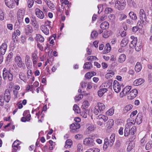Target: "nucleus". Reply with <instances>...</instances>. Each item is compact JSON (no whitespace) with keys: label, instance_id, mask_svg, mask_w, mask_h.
I'll return each mask as SVG.
<instances>
[{"label":"nucleus","instance_id":"11","mask_svg":"<svg viewBox=\"0 0 152 152\" xmlns=\"http://www.w3.org/2000/svg\"><path fill=\"white\" fill-rule=\"evenodd\" d=\"M6 102H8L10 99V94L9 89H7L5 91L4 97Z\"/></svg>","mask_w":152,"mask_h":152},{"label":"nucleus","instance_id":"57","mask_svg":"<svg viewBox=\"0 0 152 152\" xmlns=\"http://www.w3.org/2000/svg\"><path fill=\"white\" fill-rule=\"evenodd\" d=\"M107 114L108 115H112L114 114V110L111 108L109 109L107 112Z\"/></svg>","mask_w":152,"mask_h":152},{"label":"nucleus","instance_id":"55","mask_svg":"<svg viewBox=\"0 0 152 152\" xmlns=\"http://www.w3.org/2000/svg\"><path fill=\"white\" fill-rule=\"evenodd\" d=\"M127 17V16L125 14H121L118 18V20L121 21L126 19Z\"/></svg>","mask_w":152,"mask_h":152},{"label":"nucleus","instance_id":"7","mask_svg":"<svg viewBox=\"0 0 152 152\" xmlns=\"http://www.w3.org/2000/svg\"><path fill=\"white\" fill-rule=\"evenodd\" d=\"M113 88L116 93L120 92L121 89V86L117 80H114L113 84Z\"/></svg>","mask_w":152,"mask_h":152},{"label":"nucleus","instance_id":"1","mask_svg":"<svg viewBox=\"0 0 152 152\" xmlns=\"http://www.w3.org/2000/svg\"><path fill=\"white\" fill-rule=\"evenodd\" d=\"M105 108V106L103 103H98L94 107V113L96 115L102 113L104 112Z\"/></svg>","mask_w":152,"mask_h":152},{"label":"nucleus","instance_id":"64","mask_svg":"<svg viewBox=\"0 0 152 152\" xmlns=\"http://www.w3.org/2000/svg\"><path fill=\"white\" fill-rule=\"evenodd\" d=\"M112 11V9L110 8H106L105 10V12L106 14H109L111 13Z\"/></svg>","mask_w":152,"mask_h":152},{"label":"nucleus","instance_id":"34","mask_svg":"<svg viewBox=\"0 0 152 152\" xmlns=\"http://www.w3.org/2000/svg\"><path fill=\"white\" fill-rule=\"evenodd\" d=\"M128 42V40L127 38H124L123 39L121 43V47H125L127 45Z\"/></svg>","mask_w":152,"mask_h":152},{"label":"nucleus","instance_id":"32","mask_svg":"<svg viewBox=\"0 0 152 152\" xmlns=\"http://www.w3.org/2000/svg\"><path fill=\"white\" fill-rule=\"evenodd\" d=\"M115 134H112L110 137L109 141L110 142V146H111L113 145L115 140Z\"/></svg>","mask_w":152,"mask_h":152},{"label":"nucleus","instance_id":"35","mask_svg":"<svg viewBox=\"0 0 152 152\" xmlns=\"http://www.w3.org/2000/svg\"><path fill=\"white\" fill-rule=\"evenodd\" d=\"M142 67L140 63L137 62L135 67V69L136 72H139L141 69Z\"/></svg>","mask_w":152,"mask_h":152},{"label":"nucleus","instance_id":"33","mask_svg":"<svg viewBox=\"0 0 152 152\" xmlns=\"http://www.w3.org/2000/svg\"><path fill=\"white\" fill-rule=\"evenodd\" d=\"M132 107L133 106L131 104H128L126 105L124 109L123 112L124 113H126L128 111L132 109Z\"/></svg>","mask_w":152,"mask_h":152},{"label":"nucleus","instance_id":"46","mask_svg":"<svg viewBox=\"0 0 152 152\" xmlns=\"http://www.w3.org/2000/svg\"><path fill=\"white\" fill-rule=\"evenodd\" d=\"M12 54L13 53H12L11 52L8 55L6 60V62L7 63H8L10 61V59L12 58Z\"/></svg>","mask_w":152,"mask_h":152},{"label":"nucleus","instance_id":"8","mask_svg":"<svg viewBox=\"0 0 152 152\" xmlns=\"http://www.w3.org/2000/svg\"><path fill=\"white\" fill-rule=\"evenodd\" d=\"M126 2L125 1L122 0L120 1H115V4L117 6L118 9L119 10H123L125 6Z\"/></svg>","mask_w":152,"mask_h":152},{"label":"nucleus","instance_id":"43","mask_svg":"<svg viewBox=\"0 0 152 152\" xmlns=\"http://www.w3.org/2000/svg\"><path fill=\"white\" fill-rule=\"evenodd\" d=\"M152 148V141H149L148 142L146 145L145 149L148 150Z\"/></svg>","mask_w":152,"mask_h":152},{"label":"nucleus","instance_id":"29","mask_svg":"<svg viewBox=\"0 0 152 152\" xmlns=\"http://www.w3.org/2000/svg\"><path fill=\"white\" fill-rule=\"evenodd\" d=\"M135 49L136 51L138 52L141 50L142 47V43L141 42H138L134 46Z\"/></svg>","mask_w":152,"mask_h":152},{"label":"nucleus","instance_id":"25","mask_svg":"<svg viewBox=\"0 0 152 152\" xmlns=\"http://www.w3.org/2000/svg\"><path fill=\"white\" fill-rule=\"evenodd\" d=\"M100 28L102 29H106L109 27V23L107 22L104 21L100 25Z\"/></svg>","mask_w":152,"mask_h":152},{"label":"nucleus","instance_id":"40","mask_svg":"<svg viewBox=\"0 0 152 152\" xmlns=\"http://www.w3.org/2000/svg\"><path fill=\"white\" fill-rule=\"evenodd\" d=\"M56 38V35L54 34L52 36L50 37L48 40L50 41V43L51 44H53L54 43V40Z\"/></svg>","mask_w":152,"mask_h":152},{"label":"nucleus","instance_id":"15","mask_svg":"<svg viewBox=\"0 0 152 152\" xmlns=\"http://www.w3.org/2000/svg\"><path fill=\"white\" fill-rule=\"evenodd\" d=\"M15 61L18 66L21 68L23 66V63L20 56H17L15 58Z\"/></svg>","mask_w":152,"mask_h":152},{"label":"nucleus","instance_id":"5","mask_svg":"<svg viewBox=\"0 0 152 152\" xmlns=\"http://www.w3.org/2000/svg\"><path fill=\"white\" fill-rule=\"evenodd\" d=\"M139 15L140 19L141 20L142 23L145 25V21L146 20L147 18L144 10L142 9H140L139 12Z\"/></svg>","mask_w":152,"mask_h":152},{"label":"nucleus","instance_id":"19","mask_svg":"<svg viewBox=\"0 0 152 152\" xmlns=\"http://www.w3.org/2000/svg\"><path fill=\"white\" fill-rule=\"evenodd\" d=\"M113 81V80H108L102 84V86L104 87H106V88L107 89V88H111L112 86Z\"/></svg>","mask_w":152,"mask_h":152},{"label":"nucleus","instance_id":"4","mask_svg":"<svg viewBox=\"0 0 152 152\" xmlns=\"http://www.w3.org/2000/svg\"><path fill=\"white\" fill-rule=\"evenodd\" d=\"M131 88L132 87L130 86H127L125 87L120 93V96L123 97L126 95L128 96V94L131 91Z\"/></svg>","mask_w":152,"mask_h":152},{"label":"nucleus","instance_id":"58","mask_svg":"<svg viewBox=\"0 0 152 152\" xmlns=\"http://www.w3.org/2000/svg\"><path fill=\"white\" fill-rule=\"evenodd\" d=\"M83 95L82 94H79L78 96H76L75 97V100L76 101H78L82 99Z\"/></svg>","mask_w":152,"mask_h":152},{"label":"nucleus","instance_id":"51","mask_svg":"<svg viewBox=\"0 0 152 152\" xmlns=\"http://www.w3.org/2000/svg\"><path fill=\"white\" fill-rule=\"evenodd\" d=\"M107 124V125H108V127L110 128L113 125L114 121L113 119H110L108 121Z\"/></svg>","mask_w":152,"mask_h":152},{"label":"nucleus","instance_id":"49","mask_svg":"<svg viewBox=\"0 0 152 152\" xmlns=\"http://www.w3.org/2000/svg\"><path fill=\"white\" fill-rule=\"evenodd\" d=\"M51 22L50 21L47 20L45 22L44 26H45L51 29L52 28V27L51 26Z\"/></svg>","mask_w":152,"mask_h":152},{"label":"nucleus","instance_id":"6","mask_svg":"<svg viewBox=\"0 0 152 152\" xmlns=\"http://www.w3.org/2000/svg\"><path fill=\"white\" fill-rule=\"evenodd\" d=\"M138 93V91L137 89H132L128 94V96H127L128 99H134L136 97Z\"/></svg>","mask_w":152,"mask_h":152},{"label":"nucleus","instance_id":"50","mask_svg":"<svg viewBox=\"0 0 152 152\" xmlns=\"http://www.w3.org/2000/svg\"><path fill=\"white\" fill-rule=\"evenodd\" d=\"M5 99L3 98V95L2 94L0 95V105L3 106L4 104V101Z\"/></svg>","mask_w":152,"mask_h":152},{"label":"nucleus","instance_id":"28","mask_svg":"<svg viewBox=\"0 0 152 152\" xmlns=\"http://www.w3.org/2000/svg\"><path fill=\"white\" fill-rule=\"evenodd\" d=\"M72 145V142L71 140L68 139L65 142V147L66 149H69L71 147Z\"/></svg>","mask_w":152,"mask_h":152},{"label":"nucleus","instance_id":"42","mask_svg":"<svg viewBox=\"0 0 152 152\" xmlns=\"http://www.w3.org/2000/svg\"><path fill=\"white\" fill-rule=\"evenodd\" d=\"M19 77L20 80L23 81H26V77L24 74L22 72H20L19 74Z\"/></svg>","mask_w":152,"mask_h":152},{"label":"nucleus","instance_id":"62","mask_svg":"<svg viewBox=\"0 0 152 152\" xmlns=\"http://www.w3.org/2000/svg\"><path fill=\"white\" fill-rule=\"evenodd\" d=\"M77 151H82L83 148L82 145L81 144H78L77 146Z\"/></svg>","mask_w":152,"mask_h":152},{"label":"nucleus","instance_id":"44","mask_svg":"<svg viewBox=\"0 0 152 152\" xmlns=\"http://www.w3.org/2000/svg\"><path fill=\"white\" fill-rule=\"evenodd\" d=\"M73 110L77 113H80V110L79 107L76 104L74 105L73 107Z\"/></svg>","mask_w":152,"mask_h":152},{"label":"nucleus","instance_id":"56","mask_svg":"<svg viewBox=\"0 0 152 152\" xmlns=\"http://www.w3.org/2000/svg\"><path fill=\"white\" fill-rule=\"evenodd\" d=\"M89 152H99L100 150L96 148H91L89 149Z\"/></svg>","mask_w":152,"mask_h":152},{"label":"nucleus","instance_id":"9","mask_svg":"<svg viewBox=\"0 0 152 152\" xmlns=\"http://www.w3.org/2000/svg\"><path fill=\"white\" fill-rule=\"evenodd\" d=\"M80 127V125L79 124L75 123L71 124L70 126V132H75L76 130L79 129Z\"/></svg>","mask_w":152,"mask_h":152},{"label":"nucleus","instance_id":"24","mask_svg":"<svg viewBox=\"0 0 152 152\" xmlns=\"http://www.w3.org/2000/svg\"><path fill=\"white\" fill-rule=\"evenodd\" d=\"M108 91L107 88L100 89L98 91V95L100 97H102L104 93Z\"/></svg>","mask_w":152,"mask_h":152},{"label":"nucleus","instance_id":"39","mask_svg":"<svg viewBox=\"0 0 152 152\" xmlns=\"http://www.w3.org/2000/svg\"><path fill=\"white\" fill-rule=\"evenodd\" d=\"M104 49L106 50V52L104 53H108L111 50V47L109 43L106 44Z\"/></svg>","mask_w":152,"mask_h":152},{"label":"nucleus","instance_id":"53","mask_svg":"<svg viewBox=\"0 0 152 152\" xmlns=\"http://www.w3.org/2000/svg\"><path fill=\"white\" fill-rule=\"evenodd\" d=\"M136 128L135 126L132 127V128L129 130L131 135H133L136 131Z\"/></svg>","mask_w":152,"mask_h":152},{"label":"nucleus","instance_id":"17","mask_svg":"<svg viewBox=\"0 0 152 152\" xmlns=\"http://www.w3.org/2000/svg\"><path fill=\"white\" fill-rule=\"evenodd\" d=\"M131 39L132 40L131 41L129 45V46L131 48L134 47L138 42H137V38L132 36L131 37Z\"/></svg>","mask_w":152,"mask_h":152},{"label":"nucleus","instance_id":"41","mask_svg":"<svg viewBox=\"0 0 152 152\" xmlns=\"http://www.w3.org/2000/svg\"><path fill=\"white\" fill-rule=\"evenodd\" d=\"M46 4L50 9L52 10L54 9V5L51 1L50 0L48 1Z\"/></svg>","mask_w":152,"mask_h":152},{"label":"nucleus","instance_id":"60","mask_svg":"<svg viewBox=\"0 0 152 152\" xmlns=\"http://www.w3.org/2000/svg\"><path fill=\"white\" fill-rule=\"evenodd\" d=\"M126 24L127 25H132L133 24V22L129 19L126 20L125 21Z\"/></svg>","mask_w":152,"mask_h":152},{"label":"nucleus","instance_id":"54","mask_svg":"<svg viewBox=\"0 0 152 152\" xmlns=\"http://www.w3.org/2000/svg\"><path fill=\"white\" fill-rule=\"evenodd\" d=\"M134 146L133 145L132 143L130 142L127 146V150L128 151H130L133 148Z\"/></svg>","mask_w":152,"mask_h":152},{"label":"nucleus","instance_id":"14","mask_svg":"<svg viewBox=\"0 0 152 152\" xmlns=\"http://www.w3.org/2000/svg\"><path fill=\"white\" fill-rule=\"evenodd\" d=\"M25 14V11L20 9L18 10L17 12V16L18 20H20L21 19H23L24 16Z\"/></svg>","mask_w":152,"mask_h":152},{"label":"nucleus","instance_id":"18","mask_svg":"<svg viewBox=\"0 0 152 152\" xmlns=\"http://www.w3.org/2000/svg\"><path fill=\"white\" fill-rule=\"evenodd\" d=\"M142 116L141 113H139L135 120V122L138 124H140L142 121Z\"/></svg>","mask_w":152,"mask_h":152},{"label":"nucleus","instance_id":"36","mask_svg":"<svg viewBox=\"0 0 152 152\" xmlns=\"http://www.w3.org/2000/svg\"><path fill=\"white\" fill-rule=\"evenodd\" d=\"M129 15L130 18L133 20H136L137 19V16L136 14L133 12H129Z\"/></svg>","mask_w":152,"mask_h":152},{"label":"nucleus","instance_id":"31","mask_svg":"<svg viewBox=\"0 0 152 152\" xmlns=\"http://www.w3.org/2000/svg\"><path fill=\"white\" fill-rule=\"evenodd\" d=\"M92 67V65L91 62H86L84 64L83 68L89 69H91Z\"/></svg>","mask_w":152,"mask_h":152},{"label":"nucleus","instance_id":"10","mask_svg":"<svg viewBox=\"0 0 152 152\" xmlns=\"http://www.w3.org/2000/svg\"><path fill=\"white\" fill-rule=\"evenodd\" d=\"M35 14L37 17L40 19H43L44 17L43 12L39 8H37L35 9Z\"/></svg>","mask_w":152,"mask_h":152},{"label":"nucleus","instance_id":"2","mask_svg":"<svg viewBox=\"0 0 152 152\" xmlns=\"http://www.w3.org/2000/svg\"><path fill=\"white\" fill-rule=\"evenodd\" d=\"M3 77L4 80H6L7 77L10 81H12L13 78L12 75L5 68L4 69L3 71Z\"/></svg>","mask_w":152,"mask_h":152},{"label":"nucleus","instance_id":"48","mask_svg":"<svg viewBox=\"0 0 152 152\" xmlns=\"http://www.w3.org/2000/svg\"><path fill=\"white\" fill-rule=\"evenodd\" d=\"M115 74V72H112V73H107L105 75V77L107 79H110Z\"/></svg>","mask_w":152,"mask_h":152},{"label":"nucleus","instance_id":"3","mask_svg":"<svg viewBox=\"0 0 152 152\" xmlns=\"http://www.w3.org/2000/svg\"><path fill=\"white\" fill-rule=\"evenodd\" d=\"M83 143L85 145L90 147H92L95 145L94 140L91 137L85 138L83 141Z\"/></svg>","mask_w":152,"mask_h":152},{"label":"nucleus","instance_id":"38","mask_svg":"<svg viewBox=\"0 0 152 152\" xmlns=\"http://www.w3.org/2000/svg\"><path fill=\"white\" fill-rule=\"evenodd\" d=\"M89 104L87 100H86L83 102L82 105V107L85 110H86V109L89 107Z\"/></svg>","mask_w":152,"mask_h":152},{"label":"nucleus","instance_id":"61","mask_svg":"<svg viewBox=\"0 0 152 152\" xmlns=\"http://www.w3.org/2000/svg\"><path fill=\"white\" fill-rule=\"evenodd\" d=\"M4 14L2 11L0 9V20H3L4 19Z\"/></svg>","mask_w":152,"mask_h":152},{"label":"nucleus","instance_id":"27","mask_svg":"<svg viewBox=\"0 0 152 152\" xmlns=\"http://www.w3.org/2000/svg\"><path fill=\"white\" fill-rule=\"evenodd\" d=\"M35 40L37 42H43L44 41V39L43 37L39 34H36V37L35 38Z\"/></svg>","mask_w":152,"mask_h":152},{"label":"nucleus","instance_id":"52","mask_svg":"<svg viewBox=\"0 0 152 152\" xmlns=\"http://www.w3.org/2000/svg\"><path fill=\"white\" fill-rule=\"evenodd\" d=\"M34 1L33 0H28L27 5L28 7L31 8L34 4Z\"/></svg>","mask_w":152,"mask_h":152},{"label":"nucleus","instance_id":"47","mask_svg":"<svg viewBox=\"0 0 152 152\" xmlns=\"http://www.w3.org/2000/svg\"><path fill=\"white\" fill-rule=\"evenodd\" d=\"M98 34L96 31H94L92 32L91 34V37L93 39H95L97 36Z\"/></svg>","mask_w":152,"mask_h":152},{"label":"nucleus","instance_id":"59","mask_svg":"<svg viewBox=\"0 0 152 152\" xmlns=\"http://www.w3.org/2000/svg\"><path fill=\"white\" fill-rule=\"evenodd\" d=\"M12 40L14 42H17L18 41V37L17 36L15 35V34H13L12 35Z\"/></svg>","mask_w":152,"mask_h":152},{"label":"nucleus","instance_id":"37","mask_svg":"<svg viewBox=\"0 0 152 152\" xmlns=\"http://www.w3.org/2000/svg\"><path fill=\"white\" fill-rule=\"evenodd\" d=\"M111 35V32L110 31H105L102 34V37L105 38H108Z\"/></svg>","mask_w":152,"mask_h":152},{"label":"nucleus","instance_id":"22","mask_svg":"<svg viewBox=\"0 0 152 152\" xmlns=\"http://www.w3.org/2000/svg\"><path fill=\"white\" fill-rule=\"evenodd\" d=\"M126 56L124 54H122L120 55L118 58V61L119 63H122L125 61L126 59Z\"/></svg>","mask_w":152,"mask_h":152},{"label":"nucleus","instance_id":"20","mask_svg":"<svg viewBox=\"0 0 152 152\" xmlns=\"http://www.w3.org/2000/svg\"><path fill=\"white\" fill-rule=\"evenodd\" d=\"M40 29L46 35L49 34V28L44 25H42L40 26Z\"/></svg>","mask_w":152,"mask_h":152},{"label":"nucleus","instance_id":"63","mask_svg":"<svg viewBox=\"0 0 152 152\" xmlns=\"http://www.w3.org/2000/svg\"><path fill=\"white\" fill-rule=\"evenodd\" d=\"M91 74V72H89L86 74L85 77L86 78L90 79L93 76V75Z\"/></svg>","mask_w":152,"mask_h":152},{"label":"nucleus","instance_id":"12","mask_svg":"<svg viewBox=\"0 0 152 152\" xmlns=\"http://www.w3.org/2000/svg\"><path fill=\"white\" fill-rule=\"evenodd\" d=\"M4 1L6 6L9 8H14L15 3L13 0H5Z\"/></svg>","mask_w":152,"mask_h":152},{"label":"nucleus","instance_id":"21","mask_svg":"<svg viewBox=\"0 0 152 152\" xmlns=\"http://www.w3.org/2000/svg\"><path fill=\"white\" fill-rule=\"evenodd\" d=\"M24 31L26 34L28 35L31 33L33 32V30L32 27L31 26L27 25L25 27Z\"/></svg>","mask_w":152,"mask_h":152},{"label":"nucleus","instance_id":"45","mask_svg":"<svg viewBox=\"0 0 152 152\" xmlns=\"http://www.w3.org/2000/svg\"><path fill=\"white\" fill-rule=\"evenodd\" d=\"M129 135H131V134H130L129 129H128V127L125 128L124 129V136L125 137H127Z\"/></svg>","mask_w":152,"mask_h":152},{"label":"nucleus","instance_id":"16","mask_svg":"<svg viewBox=\"0 0 152 152\" xmlns=\"http://www.w3.org/2000/svg\"><path fill=\"white\" fill-rule=\"evenodd\" d=\"M7 48V45L6 43L2 44L1 46H0V53H1L2 55H4L6 51Z\"/></svg>","mask_w":152,"mask_h":152},{"label":"nucleus","instance_id":"26","mask_svg":"<svg viewBox=\"0 0 152 152\" xmlns=\"http://www.w3.org/2000/svg\"><path fill=\"white\" fill-rule=\"evenodd\" d=\"M144 80L142 78H139L135 80L133 82V84L135 86H137L142 84Z\"/></svg>","mask_w":152,"mask_h":152},{"label":"nucleus","instance_id":"30","mask_svg":"<svg viewBox=\"0 0 152 152\" xmlns=\"http://www.w3.org/2000/svg\"><path fill=\"white\" fill-rule=\"evenodd\" d=\"M98 116L96 117V119H102L104 122H106L108 120V118L107 116L100 114Z\"/></svg>","mask_w":152,"mask_h":152},{"label":"nucleus","instance_id":"13","mask_svg":"<svg viewBox=\"0 0 152 152\" xmlns=\"http://www.w3.org/2000/svg\"><path fill=\"white\" fill-rule=\"evenodd\" d=\"M31 59L32 61L33 66H35V65H36L38 60L37 55L35 52L32 53Z\"/></svg>","mask_w":152,"mask_h":152},{"label":"nucleus","instance_id":"23","mask_svg":"<svg viewBox=\"0 0 152 152\" xmlns=\"http://www.w3.org/2000/svg\"><path fill=\"white\" fill-rule=\"evenodd\" d=\"M135 122L133 119H128L127 121V124L126 125V127H130L135 124Z\"/></svg>","mask_w":152,"mask_h":152}]
</instances>
